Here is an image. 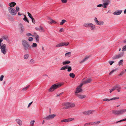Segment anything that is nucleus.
<instances>
[{
  "mask_svg": "<svg viewBox=\"0 0 126 126\" xmlns=\"http://www.w3.org/2000/svg\"><path fill=\"white\" fill-rule=\"evenodd\" d=\"M70 61H64L63 62V65L67 64L70 63Z\"/></svg>",
  "mask_w": 126,
  "mask_h": 126,
  "instance_id": "nucleus-25",
  "label": "nucleus"
},
{
  "mask_svg": "<svg viewBox=\"0 0 126 126\" xmlns=\"http://www.w3.org/2000/svg\"><path fill=\"white\" fill-rule=\"evenodd\" d=\"M114 87L115 88V89H120L121 88L118 85H117L115 86H114Z\"/></svg>",
  "mask_w": 126,
  "mask_h": 126,
  "instance_id": "nucleus-35",
  "label": "nucleus"
},
{
  "mask_svg": "<svg viewBox=\"0 0 126 126\" xmlns=\"http://www.w3.org/2000/svg\"><path fill=\"white\" fill-rule=\"evenodd\" d=\"M125 121H126V118H125L124 119L121 120H120L116 122H115V123L116 124H117L119 122H121Z\"/></svg>",
  "mask_w": 126,
  "mask_h": 126,
  "instance_id": "nucleus-44",
  "label": "nucleus"
},
{
  "mask_svg": "<svg viewBox=\"0 0 126 126\" xmlns=\"http://www.w3.org/2000/svg\"><path fill=\"white\" fill-rule=\"evenodd\" d=\"M16 3L14 2H12L9 3V6L12 7H13L15 5H16Z\"/></svg>",
  "mask_w": 126,
  "mask_h": 126,
  "instance_id": "nucleus-22",
  "label": "nucleus"
},
{
  "mask_svg": "<svg viewBox=\"0 0 126 126\" xmlns=\"http://www.w3.org/2000/svg\"><path fill=\"white\" fill-rule=\"evenodd\" d=\"M24 18H23V19L26 22H27L28 23H29V21L28 19V18L26 17V16L24 15Z\"/></svg>",
  "mask_w": 126,
  "mask_h": 126,
  "instance_id": "nucleus-31",
  "label": "nucleus"
},
{
  "mask_svg": "<svg viewBox=\"0 0 126 126\" xmlns=\"http://www.w3.org/2000/svg\"><path fill=\"white\" fill-rule=\"evenodd\" d=\"M56 116V115L55 114H50L45 117L44 119L47 120H49L54 118Z\"/></svg>",
  "mask_w": 126,
  "mask_h": 126,
  "instance_id": "nucleus-7",
  "label": "nucleus"
},
{
  "mask_svg": "<svg viewBox=\"0 0 126 126\" xmlns=\"http://www.w3.org/2000/svg\"><path fill=\"white\" fill-rule=\"evenodd\" d=\"M35 29L37 30H39L41 31L44 30V29L41 26H40L39 27H36Z\"/></svg>",
  "mask_w": 126,
  "mask_h": 126,
  "instance_id": "nucleus-28",
  "label": "nucleus"
},
{
  "mask_svg": "<svg viewBox=\"0 0 126 126\" xmlns=\"http://www.w3.org/2000/svg\"><path fill=\"white\" fill-rule=\"evenodd\" d=\"M66 21L64 19H63L62 20V21L60 22V25H62L65 22H66Z\"/></svg>",
  "mask_w": 126,
  "mask_h": 126,
  "instance_id": "nucleus-32",
  "label": "nucleus"
},
{
  "mask_svg": "<svg viewBox=\"0 0 126 126\" xmlns=\"http://www.w3.org/2000/svg\"><path fill=\"white\" fill-rule=\"evenodd\" d=\"M104 22L103 21H99L98 23H97V25H102L103 24Z\"/></svg>",
  "mask_w": 126,
  "mask_h": 126,
  "instance_id": "nucleus-33",
  "label": "nucleus"
},
{
  "mask_svg": "<svg viewBox=\"0 0 126 126\" xmlns=\"http://www.w3.org/2000/svg\"><path fill=\"white\" fill-rule=\"evenodd\" d=\"M115 88L114 87H113L110 90V92L111 93L112 91L115 90Z\"/></svg>",
  "mask_w": 126,
  "mask_h": 126,
  "instance_id": "nucleus-53",
  "label": "nucleus"
},
{
  "mask_svg": "<svg viewBox=\"0 0 126 126\" xmlns=\"http://www.w3.org/2000/svg\"><path fill=\"white\" fill-rule=\"evenodd\" d=\"M94 111H95L94 110H88L83 112V113L85 115H89L92 113L93 112H94Z\"/></svg>",
  "mask_w": 126,
  "mask_h": 126,
  "instance_id": "nucleus-12",
  "label": "nucleus"
},
{
  "mask_svg": "<svg viewBox=\"0 0 126 126\" xmlns=\"http://www.w3.org/2000/svg\"><path fill=\"white\" fill-rule=\"evenodd\" d=\"M4 76L3 75H1L0 77V80L2 81L3 80Z\"/></svg>",
  "mask_w": 126,
  "mask_h": 126,
  "instance_id": "nucleus-54",
  "label": "nucleus"
},
{
  "mask_svg": "<svg viewBox=\"0 0 126 126\" xmlns=\"http://www.w3.org/2000/svg\"><path fill=\"white\" fill-rule=\"evenodd\" d=\"M119 99V97H114L113 98H111V100H114L118 99Z\"/></svg>",
  "mask_w": 126,
  "mask_h": 126,
  "instance_id": "nucleus-45",
  "label": "nucleus"
},
{
  "mask_svg": "<svg viewBox=\"0 0 126 126\" xmlns=\"http://www.w3.org/2000/svg\"><path fill=\"white\" fill-rule=\"evenodd\" d=\"M71 52H67V53L65 54V56H67L68 57H70L71 56Z\"/></svg>",
  "mask_w": 126,
  "mask_h": 126,
  "instance_id": "nucleus-34",
  "label": "nucleus"
},
{
  "mask_svg": "<svg viewBox=\"0 0 126 126\" xmlns=\"http://www.w3.org/2000/svg\"><path fill=\"white\" fill-rule=\"evenodd\" d=\"M69 44V43L68 42L65 43H61L59 44L56 45V47H62L64 46H68Z\"/></svg>",
  "mask_w": 126,
  "mask_h": 126,
  "instance_id": "nucleus-8",
  "label": "nucleus"
},
{
  "mask_svg": "<svg viewBox=\"0 0 126 126\" xmlns=\"http://www.w3.org/2000/svg\"><path fill=\"white\" fill-rule=\"evenodd\" d=\"M90 27H91V30L93 31H94L95 29V25L93 24V25H91Z\"/></svg>",
  "mask_w": 126,
  "mask_h": 126,
  "instance_id": "nucleus-29",
  "label": "nucleus"
},
{
  "mask_svg": "<svg viewBox=\"0 0 126 126\" xmlns=\"http://www.w3.org/2000/svg\"><path fill=\"white\" fill-rule=\"evenodd\" d=\"M94 21L95 22L97 25V23H98L99 21L97 20V18L96 17H95L94 18Z\"/></svg>",
  "mask_w": 126,
  "mask_h": 126,
  "instance_id": "nucleus-46",
  "label": "nucleus"
},
{
  "mask_svg": "<svg viewBox=\"0 0 126 126\" xmlns=\"http://www.w3.org/2000/svg\"><path fill=\"white\" fill-rule=\"evenodd\" d=\"M68 65V67H67V71L68 72H70L71 70H72V68L71 66H70Z\"/></svg>",
  "mask_w": 126,
  "mask_h": 126,
  "instance_id": "nucleus-39",
  "label": "nucleus"
},
{
  "mask_svg": "<svg viewBox=\"0 0 126 126\" xmlns=\"http://www.w3.org/2000/svg\"><path fill=\"white\" fill-rule=\"evenodd\" d=\"M84 79H83L82 80V82L84 84H86L87 83H89L91 82L92 81L91 79L89 78L87 79L86 80H84Z\"/></svg>",
  "mask_w": 126,
  "mask_h": 126,
  "instance_id": "nucleus-10",
  "label": "nucleus"
},
{
  "mask_svg": "<svg viewBox=\"0 0 126 126\" xmlns=\"http://www.w3.org/2000/svg\"><path fill=\"white\" fill-rule=\"evenodd\" d=\"M29 56V55L28 54H25L24 55V59H27L28 58Z\"/></svg>",
  "mask_w": 126,
  "mask_h": 126,
  "instance_id": "nucleus-41",
  "label": "nucleus"
},
{
  "mask_svg": "<svg viewBox=\"0 0 126 126\" xmlns=\"http://www.w3.org/2000/svg\"><path fill=\"white\" fill-rule=\"evenodd\" d=\"M22 43L24 50H27L31 49V46L26 40H23L22 41Z\"/></svg>",
  "mask_w": 126,
  "mask_h": 126,
  "instance_id": "nucleus-2",
  "label": "nucleus"
},
{
  "mask_svg": "<svg viewBox=\"0 0 126 126\" xmlns=\"http://www.w3.org/2000/svg\"><path fill=\"white\" fill-rule=\"evenodd\" d=\"M16 121L19 125L20 126L22 125V122L19 119H16Z\"/></svg>",
  "mask_w": 126,
  "mask_h": 126,
  "instance_id": "nucleus-24",
  "label": "nucleus"
},
{
  "mask_svg": "<svg viewBox=\"0 0 126 126\" xmlns=\"http://www.w3.org/2000/svg\"><path fill=\"white\" fill-rule=\"evenodd\" d=\"M124 73V71H123L119 74V76H120L123 75Z\"/></svg>",
  "mask_w": 126,
  "mask_h": 126,
  "instance_id": "nucleus-51",
  "label": "nucleus"
},
{
  "mask_svg": "<svg viewBox=\"0 0 126 126\" xmlns=\"http://www.w3.org/2000/svg\"><path fill=\"white\" fill-rule=\"evenodd\" d=\"M48 19L50 20V22L49 23L51 24L52 23H54L55 24H57V22L55 21L52 20V19H51L50 17L48 18Z\"/></svg>",
  "mask_w": 126,
  "mask_h": 126,
  "instance_id": "nucleus-20",
  "label": "nucleus"
},
{
  "mask_svg": "<svg viewBox=\"0 0 126 126\" xmlns=\"http://www.w3.org/2000/svg\"><path fill=\"white\" fill-rule=\"evenodd\" d=\"M97 6V7H102L104 8H107L105 6V4H104L103 3V4H100L98 5Z\"/></svg>",
  "mask_w": 126,
  "mask_h": 126,
  "instance_id": "nucleus-21",
  "label": "nucleus"
},
{
  "mask_svg": "<svg viewBox=\"0 0 126 126\" xmlns=\"http://www.w3.org/2000/svg\"><path fill=\"white\" fill-rule=\"evenodd\" d=\"M76 95L78 96L79 98L81 99L85 98L86 96L85 95L79 94H76Z\"/></svg>",
  "mask_w": 126,
  "mask_h": 126,
  "instance_id": "nucleus-13",
  "label": "nucleus"
},
{
  "mask_svg": "<svg viewBox=\"0 0 126 126\" xmlns=\"http://www.w3.org/2000/svg\"><path fill=\"white\" fill-rule=\"evenodd\" d=\"M27 14H28V16L30 18L32 19L33 18L32 15L30 13L28 12Z\"/></svg>",
  "mask_w": 126,
  "mask_h": 126,
  "instance_id": "nucleus-43",
  "label": "nucleus"
},
{
  "mask_svg": "<svg viewBox=\"0 0 126 126\" xmlns=\"http://www.w3.org/2000/svg\"><path fill=\"white\" fill-rule=\"evenodd\" d=\"M114 62L113 61H109V63L111 65Z\"/></svg>",
  "mask_w": 126,
  "mask_h": 126,
  "instance_id": "nucleus-56",
  "label": "nucleus"
},
{
  "mask_svg": "<svg viewBox=\"0 0 126 126\" xmlns=\"http://www.w3.org/2000/svg\"><path fill=\"white\" fill-rule=\"evenodd\" d=\"M122 12V10H116L113 13L114 15H120Z\"/></svg>",
  "mask_w": 126,
  "mask_h": 126,
  "instance_id": "nucleus-15",
  "label": "nucleus"
},
{
  "mask_svg": "<svg viewBox=\"0 0 126 126\" xmlns=\"http://www.w3.org/2000/svg\"><path fill=\"white\" fill-rule=\"evenodd\" d=\"M63 84V83L60 84H55L52 86L50 89H49V91L51 92L55 90L61 86Z\"/></svg>",
  "mask_w": 126,
  "mask_h": 126,
  "instance_id": "nucleus-3",
  "label": "nucleus"
},
{
  "mask_svg": "<svg viewBox=\"0 0 126 126\" xmlns=\"http://www.w3.org/2000/svg\"><path fill=\"white\" fill-rule=\"evenodd\" d=\"M29 86L30 85H28L27 86L25 87L24 88H23L22 89V90H23L24 91H26L27 90V89L29 87Z\"/></svg>",
  "mask_w": 126,
  "mask_h": 126,
  "instance_id": "nucleus-40",
  "label": "nucleus"
},
{
  "mask_svg": "<svg viewBox=\"0 0 126 126\" xmlns=\"http://www.w3.org/2000/svg\"><path fill=\"white\" fill-rule=\"evenodd\" d=\"M8 9L10 13L12 15L14 16L16 14V12L14 9L9 7L8 8Z\"/></svg>",
  "mask_w": 126,
  "mask_h": 126,
  "instance_id": "nucleus-4",
  "label": "nucleus"
},
{
  "mask_svg": "<svg viewBox=\"0 0 126 126\" xmlns=\"http://www.w3.org/2000/svg\"><path fill=\"white\" fill-rule=\"evenodd\" d=\"M124 52H122L120 53L118 55H115L112 57V59L113 60L116 59L120 58L123 56L124 55Z\"/></svg>",
  "mask_w": 126,
  "mask_h": 126,
  "instance_id": "nucleus-5",
  "label": "nucleus"
},
{
  "mask_svg": "<svg viewBox=\"0 0 126 126\" xmlns=\"http://www.w3.org/2000/svg\"><path fill=\"white\" fill-rule=\"evenodd\" d=\"M68 66L67 65H66L63 67H62L60 68V69L61 70H64L67 68Z\"/></svg>",
  "mask_w": 126,
  "mask_h": 126,
  "instance_id": "nucleus-30",
  "label": "nucleus"
},
{
  "mask_svg": "<svg viewBox=\"0 0 126 126\" xmlns=\"http://www.w3.org/2000/svg\"><path fill=\"white\" fill-rule=\"evenodd\" d=\"M117 69H113L112 70L109 74V75H111L113 73L114 71H116V70Z\"/></svg>",
  "mask_w": 126,
  "mask_h": 126,
  "instance_id": "nucleus-50",
  "label": "nucleus"
},
{
  "mask_svg": "<svg viewBox=\"0 0 126 126\" xmlns=\"http://www.w3.org/2000/svg\"><path fill=\"white\" fill-rule=\"evenodd\" d=\"M71 120V119H63V120H61V122H69Z\"/></svg>",
  "mask_w": 126,
  "mask_h": 126,
  "instance_id": "nucleus-23",
  "label": "nucleus"
},
{
  "mask_svg": "<svg viewBox=\"0 0 126 126\" xmlns=\"http://www.w3.org/2000/svg\"><path fill=\"white\" fill-rule=\"evenodd\" d=\"M68 108H69L68 106H66V107H64L63 108V109H68Z\"/></svg>",
  "mask_w": 126,
  "mask_h": 126,
  "instance_id": "nucleus-63",
  "label": "nucleus"
},
{
  "mask_svg": "<svg viewBox=\"0 0 126 126\" xmlns=\"http://www.w3.org/2000/svg\"><path fill=\"white\" fill-rule=\"evenodd\" d=\"M119 114H122L126 112V109L119 110Z\"/></svg>",
  "mask_w": 126,
  "mask_h": 126,
  "instance_id": "nucleus-18",
  "label": "nucleus"
},
{
  "mask_svg": "<svg viewBox=\"0 0 126 126\" xmlns=\"http://www.w3.org/2000/svg\"><path fill=\"white\" fill-rule=\"evenodd\" d=\"M82 91V89L80 87H78L76 89V91L75 92L76 94L77 93L80 92Z\"/></svg>",
  "mask_w": 126,
  "mask_h": 126,
  "instance_id": "nucleus-17",
  "label": "nucleus"
},
{
  "mask_svg": "<svg viewBox=\"0 0 126 126\" xmlns=\"http://www.w3.org/2000/svg\"><path fill=\"white\" fill-rule=\"evenodd\" d=\"M33 38L32 37H30L29 38L28 40L29 41H31L33 40Z\"/></svg>",
  "mask_w": 126,
  "mask_h": 126,
  "instance_id": "nucleus-47",
  "label": "nucleus"
},
{
  "mask_svg": "<svg viewBox=\"0 0 126 126\" xmlns=\"http://www.w3.org/2000/svg\"><path fill=\"white\" fill-rule=\"evenodd\" d=\"M102 1L103 4H105L106 7L107 8V6L110 3V0H102Z\"/></svg>",
  "mask_w": 126,
  "mask_h": 126,
  "instance_id": "nucleus-11",
  "label": "nucleus"
},
{
  "mask_svg": "<svg viewBox=\"0 0 126 126\" xmlns=\"http://www.w3.org/2000/svg\"><path fill=\"white\" fill-rule=\"evenodd\" d=\"M3 40L2 38H0V49H1V52L4 54H5L7 52L6 49V45L1 42Z\"/></svg>",
  "mask_w": 126,
  "mask_h": 126,
  "instance_id": "nucleus-1",
  "label": "nucleus"
},
{
  "mask_svg": "<svg viewBox=\"0 0 126 126\" xmlns=\"http://www.w3.org/2000/svg\"><path fill=\"white\" fill-rule=\"evenodd\" d=\"M37 46V44L36 43H32V45L31 46L32 47H36Z\"/></svg>",
  "mask_w": 126,
  "mask_h": 126,
  "instance_id": "nucleus-36",
  "label": "nucleus"
},
{
  "mask_svg": "<svg viewBox=\"0 0 126 126\" xmlns=\"http://www.w3.org/2000/svg\"><path fill=\"white\" fill-rule=\"evenodd\" d=\"M2 38L4 39L5 40H7L8 39V38L7 37L5 36H3L2 37Z\"/></svg>",
  "mask_w": 126,
  "mask_h": 126,
  "instance_id": "nucleus-52",
  "label": "nucleus"
},
{
  "mask_svg": "<svg viewBox=\"0 0 126 126\" xmlns=\"http://www.w3.org/2000/svg\"><path fill=\"white\" fill-rule=\"evenodd\" d=\"M89 58V56L86 57H85L84 58H83V59L81 61H80V63H82L84 62H85V61H86V60H87V59H88Z\"/></svg>",
  "mask_w": 126,
  "mask_h": 126,
  "instance_id": "nucleus-19",
  "label": "nucleus"
},
{
  "mask_svg": "<svg viewBox=\"0 0 126 126\" xmlns=\"http://www.w3.org/2000/svg\"><path fill=\"white\" fill-rule=\"evenodd\" d=\"M122 49V51H126V45L123 47Z\"/></svg>",
  "mask_w": 126,
  "mask_h": 126,
  "instance_id": "nucleus-42",
  "label": "nucleus"
},
{
  "mask_svg": "<svg viewBox=\"0 0 126 126\" xmlns=\"http://www.w3.org/2000/svg\"><path fill=\"white\" fill-rule=\"evenodd\" d=\"M124 52H122L120 53L118 55H115L112 57V59L113 60L116 59L120 58L123 56L124 55Z\"/></svg>",
  "mask_w": 126,
  "mask_h": 126,
  "instance_id": "nucleus-6",
  "label": "nucleus"
},
{
  "mask_svg": "<svg viewBox=\"0 0 126 126\" xmlns=\"http://www.w3.org/2000/svg\"><path fill=\"white\" fill-rule=\"evenodd\" d=\"M93 25V24L92 23H85L83 25L84 27L87 28L90 27L91 25Z\"/></svg>",
  "mask_w": 126,
  "mask_h": 126,
  "instance_id": "nucleus-14",
  "label": "nucleus"
},
{
  "mask_svg": "<svg viewBox=\"0 0 126 126\" xmlns=\"http://www.w3.org/2000/svg\"><path fill=\"white\" fill-rule=\"evenodd\" d=\"M33 102L32 101L30 103L28 104V108L31 105V104Z\"/></svg>",
  "mask_w": 126,
  "mask_h": 126,
  "instance_id": "nucleus-60",
  "label": "nucleus"
},
{
  "mask_svg": "<svg viewBox=\"0 0 126 126\" xmlns=\"http://www.w3.org/2000/svg\"><path fill=\"white\" fill-rule=\"evenodd\" d=\"M16 12L18 11L19 9V8L18 7H16Z\"/></svg>",
  "mask_w": 126,
  "mask_h": 126,
  "instance_id": "nucleus-58",
  "label": "nucleus"
},
{
  "mask_svg": "<svg viewBox=\"0 0 126 126\" xmlns=\"http://www.w3.org/2000/svg\"><path fill=\"white\" fill-rule=\"evenodd\" d=\"M32 20V22L34 23H35V20L34 19L33 17L32 19H31Z\"/></svg>",
  "mask_w": 126,
  "mask_h": 126,
  "instance_id": "nucleus-59",
  "label": "nucleus"
},
{
  "mask_svg": "<svg viewBox=\"0 0 126 126\" xmlns=\"http://www.w3.org/2000/svg\"><path fill=\"white\" fill-rule=\"evenodd\" d=\"M26 35L27 36H33V35H32L31 33H28L26 34Z\"/></svg>",
  "mask_w": 126,
  "mask_h": 126,
  "instance_id": "nucleus-48",
  "label": "nucleus"
},
{
  "mask_svg": "<svg viewBox=\"0 0 126 126\" xmlns=\"http://www.w3.org/2000/svg\"><path fill=\"white\" fill-rule=\"evenodd\" d=\"M63 31V28H62L60 29L59 30V32H62Z\"/></svg>",
  "mask_w": 126,
  "mask_h": 126,
  "instance_id": "nucleus-61",
  "label": "nucleus"
},
{
  "mask_svg": "<svg viewBox=\"0 0 126 126\" xmlns=\"http://www.w3.org/2000/svg\"><path fill=\"white\" fill-rule=\"evenodd\" d=\"M123 60H121L118 63L119 65H121L123 63Z\"/></svg>",
  "mask_w": 126,
  "mask_h": 126,
  "instance_id": "nucleus-37",
  "label": "nucleus"
},
{
  "mask_svg": "<svg viewBox=\"0 0 126 126\" xmlns=\"http://www.w3.org/2000/svg\"><path fill=\"white\" fill-rule=\"evenodd\" d=\"M36 41V42L38 43L39 42V36L38 35H37L35 37Z\"/></svg>",
  "mask_w": 126,
  "mask_h": 126,
  "instance_id": "nucleus-27",
  "label": "nucleus"
},
{
  "mask_svg": "<svg viewBox=\"0 0 126 126\" xmlns=\"http://www.w3.org/2000/svg\"><path fill=\"white\" fill-rule=\"evenodd\" d=\"M91 124V123H86L84 125V126H86L87 125H89L90 124Z\"/></svg>",
  "mask_w": 126,
  "mask_h": 126,
  "instance_id": "nucleus-62",
  "label": "nucleus"
},
{
  "mask_svg": "<svg viewBox=\"0 0 126 126\" xmlns=\"http://www.w3.org/2000/svg\"><path fill=\"white\" fill-rule=\"evenodd\" d=\"M30 63H34V60L33 59H31L30 60Z\"/></svg>",
  "mask_w": 126,
  "mask_h": 126,
  "instance_id": "nucleus-55",
  "label": "nucleus"
},
{
  "mask_svg": "<svg viewBox=\"0 0 126 126\" xmlns=\"http://www.w3.org/2000/svg\"><path fill=\"white\" fill-rule=\"evenodd\" d=\"M35 122V121L34 120H33L32 121L30 122V124H32V125H33Z\"/></svg>",
  "mask_w": 126,
  "mask_h": 126,
  "instance_id": "nucleus-57",
  "label": "nucleus"
},
{
  "mask_svg": "<svg viewBox=\"0 0 126 126\" xmlns=\"http://www.w3.org/2000/svg\"><path fill=\"white\" fill-rule=\"evenodd\" d=\"M19 26L20 28V32L22 33L24 31V27L23 25L21 24L20 23L19 25Z\"/></svg>",
  "mask_w": 126,
  "mask_h": 126,
  "instance_id": "nucleus-16",
  "label": "nucleus"
},
{
  "mask_svg": "<svg viewBox=\"0 0 126 126\" xmlns=\"http://www.w3.org/2000/svg\"><path fill=\"white\" fill-rule=\"evenodd\" d=\"M69 76L71 77L72 78H74L75 77V75L73 73H70L69 74Z\"/></svg>",
  "mask_w": 126,
  "mask_h": 126,
  "instance_id": "nucleus-38",
  "label": "nucleus"
},
{
  "mask_svg": "<svg viewBox=\"0 0 126 126\" xmlns=\"http://www.w3.org/2000/svg\"><path fill=\"white\" fill-rule=\"evenodd\" d=\"M111 100V99H109L108 98H105L103 99V101H109Z\"/></svg>",
  "mask_w": 126,
  "mask_h": 126,
  "instance_id": "nucleus-49",
  "label": "nucleus"
},
{
  "mask_svg": "<svg viewBox=\"0 0 126 126\" xmlns=\"http://www.w3.org/2000/svg\"><path fill=\"white\" fill-rule=\"evenodd\" d=\"M83 84H84V83H81V84H80V85H79V87H80H80L82 86V85H83Z\"/></svg>",
  "mask_w": 126,
  "mask_h": 126,
  "instance_id": "nucleus-64",
  "label": "nucleus"
},
{
  "mask_svg": "<svg viewBox=\"0 0 126 126\" xmlns=\"http://www.w3.org/2000/svg\"><path fill=\"white\" fill-rule=\"evenodd\" d=\"M64 105L65 106H68L69 108L74 107L75 106L74 104L71 103L69 102L64 103Z\"/></svg>",
  "mask_w": 126,
  "mask_h": 126,
  "instance_id": "nucleus-9",
  "label": "nucleus"
},
{
  "mask_svg": "<svg viewBox=\"0 0 126 126\" xmlns=\"http://www.w3.org/2000/svg\"><path fill=\"white\" fill-rule=\"evenodd\" d=\"M119 110H113L112 111V112L115 114H119Z\"/></svg>",
  "mask_w": 126,
  "mask_h": 126,
  "instance_id": "nucleus-26",
  "label": "nucleus"
}]
</instances>
